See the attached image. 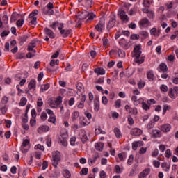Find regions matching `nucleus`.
Masks as SVG:
<instances>
[{
	"label": "nucleus",
	"mask_w": 178,
	"mask_h": 178,
	"mask_svg": "<svg viewBox=\"0 0 178 178\" xmlns=\"http://www.w3.org/2000/svg\"><path fill=\"white\" fill-rule=\"evenodd\" d=\"M134 56L135 57L136 63H138V65L144 63L145 56L141 55V47L140 45H137L134 48Z\"/></svg>",
	"instance_id": "nucleus-1"
},
{
	"label": "nucleus",
	"mask_w": 178,
	"mask_h": 178,
	"mask_svg": "<svg viewBox=\"0 0 178 178\" xmlns=\"http://www.w3.org/2000/svg\"><path fill=\"white\" fill-rule=\"evenodd\" d=\"M51 161H53L52 165L54 168H58V165H59V162H60V152L59 151L52 152Z\"/></svg>",
	"instance_id": "nucleus-2"
},
{
	"label": "nucleus",
	"mask_w": 178,
	"mask_h": 178,
	"mask_svg": "<svg viewBox=\"0 0 178 178\" xmlns=\"http://www.w3.org/2000/svg\"><path fill=\"white\" fill-rule=\"evenodd\" d=\"M65 28V25L63 24L61 27L59 28L60 34L62 35L63 38H66V37H69V35H72V29H63Z\"/></svg>",
	"instance_id": "nucleus-3"
},
{
	"label": "nucleus",
	"mask_w": 178,
	"mask_h": 178,
	"mask_svg": "<svg viewBox=\"0 0 178 178\" xmlns=\"http://www.w3.org/2000/svg\"><path fill=\"white\" fill-rule=\"evenodd\" d=\"M105 29V19L102 18L99 22L95 26V29L101 32Z\"/></svg>",
	"instance_id": "nucleus-4"
},
{
	"label": "nucleus",
	"mask_w": 178,
	"mask_h": 178,
	"mask_svg": "<svg viewBox=\"0 0 178 178\" xmlns=\"http://www.w3.org/2000/svg\"><path fill=\"white\" fill-rule=\"evenodd\" d=\"M160 129L163 133H169L172 130V125L169 123L161 125Z\"/></svg>",
	"instance_id": "nucleus-5"
},
{
	"label": "nucleus",
	"mask_w": 178,
	"mask_h": 178,
	"mask_svg": "<svg viewBox=\"0 0 178 178\" xmlns=\"http://www.w3.org/2000/svg\"><path fill=\"white\" fill-rule=\"evenodd\" d=\"M50 128L47 125H42L38 128V133L39 134H42V133H47V131H49Z\"/></svg>",
	"instance_id": "nucleus-6"
},
{
	"label": "nucleus",
	"mask_w": 178,
	"mask_h": 178,
	"mask_svg": "<svg viewBox=\"0 0 178 178\" xmlns=\"http://www.w3.org/2000/svg\"><path fill=\"white\" fill-rule=\"evenodd\" d=\"M131 136H141L143 134V130L138 128H133L130 131Z\"/></svg>",
	"instance_id": "nucleus-7"
},
{
	"label": "nucleus",
	"mask_w": 178,
	"mask_h": 178,
	"mask_svg": "<svg viewBox=\"0 0 178 178\" xmlns=\"http://www.w3.org/2000/svg\"><path fill=\"white\" fill-rule=\"evenodd\" d=\"M124 108L127 112H129L131 115H137V113H138L136 108H131L129 105H126Z\"/></svg>",
	"instance_id": "nucleus-8"
},
{
	"label": "nucleus",
	"mask_w": 178,
	"mask_h": 178,
	"mask_svg": "<svg viewBox=\"0 0 178 178\" xmlns=\"http://www.w3.org/2000/svg\"><path fill=\"white\" fill-rule=\"evenodd\" d=\"M116 24V17L113 16L111 17L108 24L107 25V29H112V27H115Z\"/></svg>",
	"instance_id": "nucleus-9"
},
{
	"label": "nucleus",
	"mask_w": 178,
	"mask_h": 178,
	"mask_svg": "<svg viewBox=\"0 0 178 178\" xmlns=\"http://www.w3.org/2000/svg\"><path fill=\"white\" fill-rule=\"evenodd\" d=\"M151 170L149 168L145 169L143 172H141L139 175L138 178H147V176L149 175Z\"/></svg>",
	"instance_id": "nucleus-10"
},
{
	"label": "nucleus",
	"mask_w": 178,
	"mask_h": 178,
	"mask_svg": "<svg viewBox=\"0 0 178 178\" xmlns=\"http://www.w3.org/2000/svg\"><path fill=\"white\" fill-rule=\"evenodd\" d=\"M44 32L46 35H48L50 38H55V33L52 31V30L49 29V28H44Z\"/></svg>",
	"instance_id": "nucleus-11"
},
{
	"label": "nucleus",
	"mask_w": 178,
	"mask_h": 178,
	"mask_svg": "<svg viewBox=\"0 0 178 178\" xmlns=\"http://www.w3.org/2000/svg\"><path fill=\"white\" fill-rule=\"evenodd\" d=\"M158 70L160 73H165V72H168V65L162 63L159 65Z\"/></svg>",
	"instance_id": "nucleus-12"
},
{
	"label": "nucleus",
	"mask_w": 178,
	"mask_h": 178,
	"mask_svg": "<svg viewBox=\"0 0 178 178\" xmlns=\"http://www.w3.org/2000/svg\"><path fill=\"white\" fill-rule=\"evenodd\" d=\"M29 144H30V140H29V139H24L23 140L21 149L24 154H26L28 150L26 149H25L24 147H27V145H29Z\"/></svg>",
	"instance_id": "nucleus-13"
},
{
	"label": "nucleus",
	"mask_w": 178,
	"mask_h": 178,
	"mask_svg": "<svg viewBox=\"0 0 178 178\" xmlns=\"http://www.w3.org/2000/svg\"><path fill=\"white\" fill-rule=\"evenodd\" d=\"M143 145H144V142L143 141L134 142L132 143V149L134 151H136L137 150V148L143 147Z\"/></svg>",
	"instance_id": "nucleus-14"
},
{
	"label": "nucleus",
	"mask_w": 178,
	"mask_h": 178,
	"mask_svg": "<svg viewBox=\"0 0 178 178\" xmlns=\"http://www.w3.org/2000/svg\"><path fill=\"white\" fill-rule=\"evenodd\" d=\"M94 111L98 112L99 111V98L96 97L94 100Z\"/></svg>",
	"instance_id": "nucleus-15"
},
{
	"label": "nucleus",
	"mask_w": 178,
	"mask_h": 178,
	"mask_svg": "<svg viewBox=\"0 0 178 178\" xmlns=\"http://www.w3.org/2000/svg\"><path fill=\"white\" fill-rule=\"evenodd\" d=\"M120 16L121 17V20L124 22V23H127V22H129V16H127V15H126V12L121 11L120 13Z\"/></svg>",
	"instance_id": "nucleus-16"
},
{
	"label": "nucleus",
	"mask_w": 178,
	"mask_h": 178,
	"mask_svg": "<svg viewBox=\"0 0 178 178\" xmlns=\"http://www.w3.org/2000/svg\"><path fill=\"white\" fill-rule=\"evenodd\" d=\"M152 133L153 137H155V138H159L160 137H162V133L161 132L160 130L153 129Z\"/></svg>",
	"instance_id": "nucleus-17"
},
{
	"label": "nucleus",
	"mask_w": 178,
	"mask_h": 178,
	"mask_svg": "<svg viewBox=\"0 0 178 178\" xmlns=\"http://www.w3.org/2000/svg\"><path fill=\"white\" fill-rule=\"evenodd\" d=\"M28 88L29 90H33V91H35V88H36L35 80H31V81L28 85Z\"/></svg>",
	"instance_id": "nucleus-18"
},
{
	"label": "nucleus",
	"mask_w": 178,
	"mask_h": 178,
	"mask_svg": "<svg viewBox=\"0 0 178 178\" xmlns=\"http://www.w3.org/2000/svg\"><path fill=\"white\" fill-rule=\"evenodd\" d=\"M81 140L83 143V144H86L87 141H88V138L87 137V134L86 131H82L81 134Z\"/></svg>",
	"instance_id": "nucleus-19"
},
{
	"label": "nucleus",
	"mask_w": 178,
	"mask_h": 178,
	"mask_svg": "<svg viewBox=\"0 0 178 178\" xmlns=\"http://www.w3.org/2000/svg\"><path fill=\"white\" fill-rule=\"evenodd\" d=\"M147 78L148 79L149 81H154V80H155V75H154V72L148 71L147 74Z\"/></svg>",
	"instance_id": "nucleus-20"
},
{
	"label": "nucleus",
	"mask_w": 178,
	"mask_h": 178,
	"mask_svg": "<svg viewBox=\"0 0 178 178\" xmlns=\"http://www.w3.org/2000/svg\"><path fill=\"white\" fill-rule=\"evenodd\" d=\"M89 13L87 10H83L79 15V17L80 20H84L88 17Z\"/></svg>",
	"instance_id": "nucleus-21"
},
{
	"label": "nucleus",
	"mask_w": 178,
	"mask_h": 178,
	"mask_svg": "<svg viewBox=\"0 0 178 178\" xmlns=\"http://www.w3.org/2000/svg\"><path fill=\"white\" fill-rule=\"evenodd\" d=\"M175 90H173V88H170L168 92V97H170V98L172 99H176L177 95L175 94Z\"/></svg>",
	"instance_id": "nucleus-22"
},
{
	"label": "nucleus",
	"mask_w": 178,
	"mask_h": 178,
	"mask_svg": "<svg viewBox=\"0 0 178 178\" xmlns=\"http://www.w3.org/2000/svg\"><path fill=\"white\" fill-rule=\"evenodd\" d=\"M59 143L63 147H67V140H66V138H64L63 136L59 138Z\"/></svg>",
	"instance_id": "nucleus-23"
},
{
	"label": "nucleus",
	"mask_w": 178,
	"mask_h": 178,
	"mask_svg": "<svg viewBox=\"0 0 178 178\" xmlns=\"http://www.w3.org/2000/svg\"><path fill=\"white\" fill-rule=\"evenodd\" d=\"M94 72H95V73H96L99 76L105 74V70L104 68H102V67H97V68L95 69Z\"/></svg>",
	"instance_id": "nucleus-24"
},
{
	"label": "nucleus",
	"mask_w": 178,
	"mask_h": 178,
	"mask_svg": "<svg viewBox=\"0 0 178 178\" xmlns=\"http://www.w3.org/2000/svg\"><path fill=\"white\" fill-rule=\"evenodd\" d=\"M35 47H37V43L35 42V41L33 40L29 44L27 50L33 51V49H34Z\"/></svg>",
	"instance_id": "nucleus-25"
},
{
	"label": "nucleus",
	"mask_w": 178,
	"mask_h": 178,
	"mask_svg": "<svg viewBox=\"0 0 178 178\" xmlns=\"http://www.w3.org/2000/svg\"><path fill=\"white\" fill-rule=\"evenodd\" d=\"M63 23H59L58 22H54L50 25V27L53 29V30H56V27H58V30L62 26Z\"/></svg>",
	"instance_id": "nucleus-26"
},
{
	"label": "nucleus",
	"mask_w": 178,
	"mask_h": 178,
	"mask_svg": "<svg viewBox=\"0 0 178 178\" xmlns=\"http://www.w3.org/2000/svg\"><path fill=\"white\" fill-rule=\"evenodd\" d=\"M139 24L140 26L144 27V26L149 24V20H148L147 18H143L139 22Z\"/></svg>",
	"instance_id": "nucleus-27"
},
{
	"label": "nucleus",
	"mask_w": 178,
	"mask_h": 178,
	"mask_svg": "<svg viewBox=\"0 0 178 178\" xmlns=\"http://www.w3.org/2000/svg\"><path fill=\"white\" fill-rule=\"evenodd\" d=\"M27 38H28V37L26 35L19 36L18 38V40L19 41L20 45H23L24 44V42H26V41H27Z\"/></svg>",
	"instance_id": "nucleus-28"
},
{
	"label": "nucleus",
	"mask_w": 178,
	"mask_h": 178,
	"mask_svg": "<svg viewBox=\"0 0 178 178\" xmlns=\"http://www.w3.org/2000/svg\"><path fill=\"white\" fill-rule=\"evenodd\" d=\"M113 131L117 138H122V132L119 128H115Z\"/></svg>",
	"instance_id": "nucleus-29"
},
{
	"label": "nucleus",
	"mask_w": 178,
	"mask_h": 178,
	"mask_svg": "<svg viewBox=\"0 0 178 178\" xmlns=\"http://www.w3.org/2000/svg\"><path fill=\"white\" fill-rule=\"evenodd\" d=\"M159 33H161L159 31H158V32H156V28H152L150 30V34L152 35H154V37H159Z\"/></svg>",
	"instance_id": "nucleus-30"
},
{
	"label": "nucleus",
	"mask_w": 178,
	"mask_h": 178,
	"mask_svg": "<svg viewBox=\"0 0 178 178\" xmlns=\"http://www.w3.org/2000/svg\"><path fill=\"white\" fill-rule=\"evenodd\" d=\"M95 134H106V132H105V131H103L101 129L100 126H99L97 128L95 129Z\"/></svg>",
	"instance_id": "nucleus-31"
},
{
	"label": "nucleus",
	"mask_w": 178,
	"mask_h": 178,
	"mask_svg": "<svg viewBox=\"0 0 178 178\" xmlns=\"http://www.w3.org/2000/svg\"><path fill=\"white\" fill-rule=\"evenodd\" d=\"M79 111H74V113H72L71 117L72 122H75V120H77V119L79 118Z\"/></svg>",
	"instance_id": "nucleus-32"
},
{
	"label": "nucleus",
	"mask_w": 178,
	"mask_h": 178,
	"mask_svg": "<svg viewBox=\"0 0 178 178\" xmlns=\"http://www.w3.org/2000/svg\"><path fill=\"white\" fill-rule=\"evenodd\" d=\"M17 16H19V14H17V13H13L11 15L10 23H13L16 20H17Z\"/></svg>",
	"instance_id": "nucleus-33"
},
{
	"label": "nucleus",
	"mask_w": 178,
	"mask_h": 178,
	"mask_svg": "<svg viewBox=\"0 0 178 178\" xmlns=\"http://www.w3.org/2000/svg\"><path fill=\"white\" fill-rule=\"evenodd\" d=\"M88 17V19L86 20V22H91V21L94 20L95 17H97V15H95V14H94V13H89Z\"/></svg>",
	"instance_id": "nucleus-34"
},
{
	"label": "nucleus",
	"mask_w": 178,
	"mask_h": 178,
	"mask_svg": "<svg viewBox=\"0 0 178 178\" xmlns=\"http://www.w3.org/2000/svg\"><path fill=\"white\" fill-rule=\"evenodd\" d=\"M139 35H140V37H142V40H145V38H147V37H148V32H147L145 31H142L139 33Z\"/></svg>",
	"instance_id": "nucleus-35"
},
{
	"label": "nucleus",
	"mask_w": 178,
	"mask_h": 178,
	"mask_svg": "<svg viewBox=\"0 0 178 178\" xmlns=\"http://www.w3.org/2000/svg\"><path fill=\"white\" fill-rule=\"evenodd\" d=\"M97 151H102L104 149V143H99L95 145Z\"/></svg>",
	"instance_id": "nucleus-36"
},
{
	"label": "nucleus",
	"mask_w": 178,
	"mask_h": 178,
	"mask_svg": "<svg viewBox=\"0 0 178 178\" xmlns=\"http://www.w3.org/2000/svg\"><path fill=\"white\" fill-rule=\"evenodd\" d=\"M37 15H38V10H34L30 13V15H29V18L33 19L34 17H36L35 16H37Z\"/></svg>",
	"instance_id": "nucleus-37"
},
{
	"label": "nucleus",
	"mask_w": 178,
	"mask_h": 178,
	"mask_svg": "<svg viewBox=\"0 0 178 178\" xmlns=\"http://www.w3.org/2000/svg\"><path fill=\"white\" fill-rule=\"evenodd\" d=\"M48 122H50V123H53L55 124L56 123V117L54 115H50V117L48 119Z\"/></svg>",
	"instance_id": "nucleus-38"
},
{
	"label": "nucleus",
	"mask_w": 178,
	"mask_h": 178,
	"mask_svg": "<svg viewBox=\"0 0 178 178\" xmlns=\"http://www.w3.org/2000/svg\"><path fill=\"white\" fill-rule=\"evenodd\" d=\"M117 52L119 58H124V56H126V52L120 49H119Z\"/></svg>",
	"instance_id": "nucleus-39"
},
{
	"label": "nucleus",
	"mask_w": 178,
	"mask_h": 178,
	"mask_svg": "<svg viewBox=\"0 0 178 178\" xmlns=\"http://www.w3.org/2000/svg\"><path fill=\"white\" fill-rule=\"evenodd\" d=\"M44 15H48L49 16H51L55 13L54 10L52 9H48L47 10L43 11Z\"/></svg>",
	"instance_id": "nucleus-40"
},
{
	"label": "nucleus",
	"mask_w": 178,
	"mask_h": 178,
	"mask_svg": "<svg viewBox=\"0 0 178 178\" xmlns=\"http://www.w3.org/2000/svg\"><path fill=\"white\" fill-rule=\"evenodd\" d=\"M54 104H56V106L60 105L62 104V97L58 96L55 100Z\"/></svg>",
	"instance_id": "nucleus-41"
},
{
	"label": "nucleus",
	"mask_w": 178,
	"mask_h": 178,
	"mask_svg": "<svg viewBox=\"0 0 178 178\" xmlns=\"http://www.w3.org/2000/svg\"><path fill=\"white\" fill-rule=\"evenodd\" d=\"M26 104H27V99L26 97H22L20 100L19 106H24V105H26Z\"/></svg>",
	"instance_id": "nucleus-42"
},
{
	"label": "nucleus",
	"mask_w": 178,
	"mask_h": 178,
	"mask_svg": "<svg viewBox=\"0 0 178 178\" xmlns=\"http://www.w3.org/2000/svg\"><path fill=\"white\" fill-rule=\"evenodd\" d=\"M41 120H43V122H45L47 119H48V115H47V113L42 112L40 115Z\"/></svg>",
	"instance_id": "nucleus-43"
},
{
	"label": "nucleus",
	"mask_w": 178,
	"mask_h": 178,
	"mask_svg": "<svg viewBox=\"0 0 178 178\" xmlns=\"http://www.w3.org/2000/svg\"><path fill=\"white\" fill-rule=\"evenodd\" d=\"M63 176L65 178H70V176H72V175L70 174V172L69 170H65L63 172Z\"/></svg>",
	"instance_id": "nucleus-44"
},
{
	"label": "nucleus",
	"mask_w": 178,
	"mask_h": 178,
	"mask_svg": "<svg viewBox=\"0 0 178 178\" xmlns=\"http://www.w3.org/2000/svg\"><path fill=\"white\" fill-rule=\"evenodd\" d=\"M144 86H145V82L141 80L138 81V87L140 90H141V88H144Z\"/></svg>",
	"instance_id": "nucleus-45"
},
{
	"label": "nucleus",
	"mask_w": 178,
	"mask_h": 178,
	"mask_svg": "<svg viewBox=\"0 0 178 178\" xmlns=\"http://www.w3.org/2000/svg\"><path fill=\"white\" fill-rule=\"evenodd\" d=\"M80 175H88V168H82V170L80 171Z\"/></svg>",
	"instance_id": "nucleus-46"
},
{
	"label": "nucleus",
	"mask_w": 178,
	"mask_h": 178,
	"mask_svg": "<svg viewBox=\"0 0 178 178\" xmlns=\"http://www.w3.org/2000/svg\"><path fill=\"white\" fill-rule=\"evenodd\" d=\"M24 23V19H18L17 21V27H22V26H23Z\"/></svg>",
	"instance_id": "nucleus-47"
},
{
	"label": "nucleus",
	"mask_w": 178,
	"mask_h": 178,
	"mask_svg": "<svg viewBox=\"0 0 178 178\" xmlns=\"http://www.w3.org/2000/svg\"><path fill=\"white\" fill-rule=\"evenodd\" d=\"M133 161H134V156H133V154H131L128 159V165H131V163H133Z\"/></svg>",
	"instance_id": "nucleus-48"
},
{
	"label": "nucleus",
	"mask_w": 178,
	"mask_h": 178,
	"mask_svg": "<svg viewBox=\"0 0 178 178\" xmlns=\"http://www.w3.org/2000/svg\"><path fill=\"white\" fill-rule=\"evenodd\" d=\"M158 154H159V150H158V149H155L152 153V156L153 158H156V156H158Z\"/></svg>",
	"instance_id": "nucleus-49"
},
{
	"label": "nucleus",
	"mask_w": 178,
	"mask_h": 178,
	"mask_svg": "<svg viewBox=\"0 0 178 178\" xmlns=\"http://www.w3.org/2000/svg\"><path fill=\"white\" fill-rule=\"evenodd\" d=\"M42 105H44V102H42V99H41V98L38 99L37 106L41 107V106H42Z\"/></svg>",
	"instance_id": "nucleus-50"
},
{
	"label": "nucleus",
	"mask_w": 178,
	"mask_h": 178,
	"mask_svg": "<svg viewBox=\"0 0 178 178\" xmlns=\"http://www.w3.org/2000/svg\"><path fill=\"white\" fill-rule=\"evenodd\" d=\"M35 149H40V151H44L45 147L39 144L35 146Z\"/></svg>",
	"instance_id": "nucleus-51"
},
{
	"label": "nucleus",
	"mask_w": 178,
	"mask_h": 178,
	"mask_svg": "<svg viewBox=\"0 0 178 178\" xmlns=\"http://www.w3.org/2000/svg\"><path fill=\"white\" fill-rule=\"evenodd\" d=\"M170 106L164 105L163 108V115H165V113H166V111H170Z\"/></svg>",
	"instance_id": "nucleus-52"
},
{
	"label": "nucleus",
	"mask_w": 178,
	"mask_h": 178,
	"mask_svg": "<svg viewBox=\"0 0 178 178\" xmlns=\"http://www.w3.org/2000/svg\"><path fill=\"white\" fill-rule=\"evenodd\" d=\"M49 88V84H45L43 86H42L41 92H44V91H47Z\"/></svg>",
	"instance_id": "nucleus-53"
},
{
	"label": "nucleus",
	"mask_w": 178,
	"mask_h": 178,
	"mask_svg": "<svg viewBox=\"0 0 178 178\" xmlns=\"http://www.w3.org/2000/svg\"><path fill=\"white\" fill-rule=\"evenodd\" d=\"M154 126H155V122L151 121L147 124V129H154Z\"/></svg>",
	"instance_id": "nucleus-54"
},
{
	"label": "nucleus",
	"mask_w": 178,
	"mask_h": 178,
	"mask_svg": "<svg viewBox=\"0 0 178 178\" xmlns=\"http://www.w3.org/2000/svg\"><path fill=\"white\" fill-rule=\"evenodd\" d=\"M97 159H98V156H95L92 159H89V162L92 165L97 162Z\"/></svg>",
	"instance_id": "nucleus-55"
},
{
	"label": "nucleus",
	"mask_w": 178,
	"mask_h": 178,
	"mask_svg": "<svg viewBox=\"0 0 178 178\" xmlns=\"http://www.w3.org/2000/svg\"><path fill=\"white\" fill-rule=\"evenodd\" d=\"M142 108L145 111H148V109H149V106H148V104H147V103L143 102L142 103Z\"/></svg>",
	"instance_id": "nucleus-56"
},
{
	"label": "nucleus",
	"mask_w": 178,
	"mask_h": 178,
	"mask_svg": "<svg viewBox=\"0 0 178 178\" xmlns=\"http://www.w3.org/2000/svg\"><path fill=\"white\" fill-rule=\"evenodd\" d=\"M3 22L5 24H8V22H9V17H8L7 15H5L3 17Z\"/></svg>",
	"instance_id": "nucleus-57"
},
{
	"label": "nucleus",
	"mask_w": 178,
	"mask_h": 178,
	"mask_svg": "<svg viewBox=\"0 0 178 178\" xmlns=\"http://www.w3.org/2000/svg\"><path fill=\"white\" fill-rule=\"evenodd\" d=\"M121 104L122 100L120 99H118L115 103V108H119L120 106H121Z\"/></svg>",
	"instance_id": "nucleus-58"
},
{
	"label": "nucleus",
	"mask_w": 178,
	"mask_h": 178,
	"mask_svg": "<svg viewBox=\"0 0 178 178\" xmlns=\"http://www.w3.org/2000/svg\"><path fill=\"white\" fill-rule=\"evenodd\" d=\"M160 88L163 92H168V86L166 85H162Z\"/></svg>",
	"instance_id": "nucleus-59"
},
{
	"label": "nucleus",
	"mask_w": 178,
	"mask_h": 178,
	"mask_svg": "<svg viewBox=\"0 0 178 178\" xmlns=\"http://www.w3.org/2000/svg\"><path fill=\"white\" fill-rule=\"evenodd\" d=\"M165 158H170L172 156V152H170V149H168L165 151Z\"/></svg>",
	"instance_id": "nucleus-60"
},
{
	"label": "nucleus",
	"mask_w": 178,
	"mask_h": 178,
	"mask_svg": "<svg viewBox=\"0 0 178 178\" xmlns=\"http://www.w3.org/2000/svg\"><path fill=\"white\" fill-rule=\"evenodd\" d=\"M102 41H103V47H106L108 42V38H106V37L104 36L102 39Z\"/></svg>",
	"instance_id": "nucleus-61"
},
{
	"label": "nucleus",
	"mask_w": 178,
	"mask_h": 178,
	"mask_svg": "<svg viewBox=\"0 0 178 178\" xmlns=\"http://www.w3.org/2000/svg\"><path fill=\"white\" fill-rule=\"evenodd\" d=\"M86 5L88 8H91L92 6V0H86Z\"/></svg>",
	"instance_id": "nucleus-62"
},
{
	"label": "nucleus",
	"mask_w": 178,
	"mask_h": 178,
	"mask_svg": "<svg viewBox=\"0 0 178 178\" xmlns=\"http://www.w3.org/2000/svg\"><path fill=\"white\" fill-rule=\"evenodd\" d=\"M131 40H140V35L134 34L131 35Z\"/></svg>",
	"instance_id": "nucleus-63"
},
{
	"label": "nucleus",
	"mask_w": 178,
	"mask_h": 178,
	"mask_svg": "<svg viewBox=\"0 0 178 178\" xmlns=\"http://www.w3.org/2000/svg\"><path fill=\"white\" fill-rule=\"evenodd\" d=\"M155 15L154 14V12L152 11H149L148 13H147V17H149V19H154Z\"/></svg>",
	"instance_id": "nucleus-64"
}]
</instances>
